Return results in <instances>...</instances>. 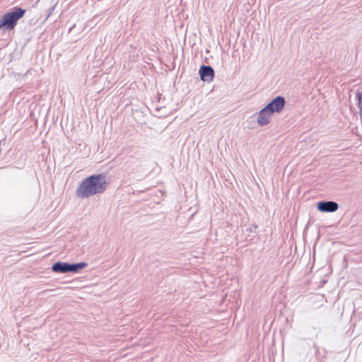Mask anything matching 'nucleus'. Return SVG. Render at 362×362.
Returning <instances> with one entry per match:
<instances>
[{"label":"nucleus","instance_id":"nucleus-4","mask_svg":"<svg viewBox=\"0 0 362 362\" xmlns=\"http://www.w3.org/2000/svg\"><path fill=\"white\" fill-rule=\"evenodd\" d=\"M339 209V204L334 201H320L317 203V209L321 212L332 213Z\"/></svg>","mask_w":362,"mask_h":362},{"label":"nucleus","instance_id":"nucleus-9","mask_svg":"<svg viewBox=\"0 0 362 362\" xmlns=\"http://www.w3.org/2000/svg\"><path fill=\"white\" fill-rule=\"evenodd\" d=\"M257 228V226L256 224H250L247 228H246L245 230L247 232L250 233H256V229Z\"/></svg>","mask_w":362,"mask_h":362},{"label":"nucleus","instance_id":"nucleus-10","mask_svg":"<svg viewBox=\"0 0 362 362\" xmlns=\"http://www.w3.org/2000/svg\"><path fill=\"white\" fill-rule=\"evenodd\" d=\"M356 97L358 99V103H362V93L360 91H357L356 94Z\"/></svg>","mask_w":362,"mask_h":362},{"label":"nucleus","instance_id":"nucleus-1","mask_svg":"<svg viewBox=\"0 0 362 362\" xmlns=\"http://www.w3.org/2000/svg\"><path fill=\"white\" fill-rule=\"evenodd\" d=\"M108 185L105 174L91 175L81 181L76 189V196L85 199L95 194H103L106 190Z\"/></svg>","mask_w":362,"mask_h":362},{"label":"nucleus","instance_id":"nucleus-6","mask_svg":"<svg viewBox=\"0 0 362 362\" xmlns=\"http://www.w3.org/2000/svg\"><path fill=\"white\" fill-rule=\"evenodd\" d=\"M273 114L264 106L258 113L257 122L259 126L263 127L267 125L271 121V117Z\"/></svg>","mask_w":362,"mask_h":362},{"label":"nucleus","instance_id":"nucleus-8","mask_svg":"<svg viewBox=\"0 0 362 362\" xmlns=\"http://www.w3.org/2000/svg\"><path fill=\"white\" fill-rule=\"evenodd\" d=\"M88 264L84 262L77 263H69V273L77 274L79 273L82 269L86 268Z\"/></svg>","mask_w":362,"mask_h":362},{"label":"nucleus","instance_id":"nucleus-7","mask_svg":"<svg viewBox=\"0 0 362 362\" xmlns=\"http://www.w3.org/2000/svg\"><path fill=\"white\" fill-rule=\"evenodd\" d=\"M52 271L58 274L69 273V262H57L52 266Z\"/></svg>","mask_w":362,"mask_h":362},{"label":"nucleus","instance_id":"nucleus-3","mask_svg":"<svg viewBox=\"0 0 362 362\" xmlns=\"http://www.w3.org/2000/svg\"><path fill=\"white\" fill-rule=\"evenodd\" d=\"M286 105V100L284 96L278 95L272 99L265 107L272 114L281 112Z\"/></svg>","mask_w":362,"mask_h":362},{"label":"nucleus","instance_id":"nucleus-12","mask_svg":"<svg viewBox=\"0 0 362 362\" xmlns=\"http://www.w3.org/2000/svg\"><path fill=\"white\" fill-rule=\"evenodd\" d=\"M358 107L360 108L361 111L362 110V103H358Z\"/></svg>","mask_w":362,"mask_h":362},{"label":"nucleus","instance_id":"nucleus-11","mask_svg":"<svg viewBox=\"0 0 362 362\" xmlns=\"http://www.w3.org/2000/svg\"><path fill=\"white\" fill-rule=\"evenodd\" d=\"M31 71H32V69H28V70L27 71V72L25 74V75H24V76H26L28 74L30 73V72H31Z\"/></svg>","mask_w":362,"mask_h":362},{"label":"nucleus","instance_id":"nucleus-2","mask_svg":"<svg viewBox=\"0 0 362 362\" xmlns=\"http://www.w3.org/2000/svg\"><path fill=\"white\" fill-rule=\"evenodd\" d=\"M25 9L18 6L12 8L0 18V30L11 31L15 28L18 21L25 14Z\"/></svg>","mask_w":362,"mask_h":362},{"label":"nucleus","instance_id":"nucleus-5","mask_svg":"<svg viewBox=\"0 0 362 362\" xmlns=\"http://www.w3.org/2000/svg\"><path fill=\"white\" fill-rule=\"evenodd\" d=\"M200 79L204 82H211L214 77V70L209 65L202 64L199 70Z\"/></svg>","mask_w":362,"mask_h":362}]
</instances>
